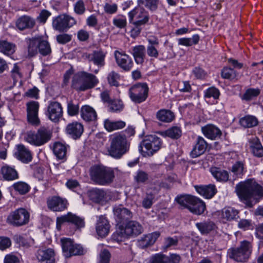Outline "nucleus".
Instances as JSON below:
<instances>
[{"instance_id": "obj_1", "label": "nucleus", "mask_w": 263, "mask_h": 263, "mask_svg": "<svg viewBox=\"0 0 263 263\" xmlns=\"http://www.w3.org/2000/svg\"><path fill=\"white\" fill-rule=\"evenodd\" d=\"M236 191L240 200L249 207H252L254 202L263 197V188L254 179L236 185Z\"/></svg>"}, {"instance_id": "obj_2", "label": "nucleus", "mask_w": 263, "mask_h": 263, "mask_svg": "<svg viewBox=\"0 0 263 263\" xmlns=\"http://www.w3.org/2000/svg\"><path fill=\"white\" fill-rule=\"evenodd\" d=\"M110 145L107 148L108 155L116 159L121 158L129 149L130 143L126 136L116 134L110 137Z\"/></svg>"}, {"instance_id": "obj_3", "label": "nucleus", "mask_w": 263, "mask_h": 263, "mask_svg": "<svg viewBox=\"0 0 263 263\" xmlns=\"http://www.w3.org/2000/svg\"><path fill=\"white\" fill-rule=\"evenodd\" d=\"M99 80L92 73L80 71L76 73L72 80L71 87L77 91H84L95 87Z\"/></svg>"}, {"instance_id": "obj_4", "label": "nucleus", "mask_w": 263, "mask_h": 263, "mask_svg": "<svg viewBox=\"0 0 263 263\" xmlns=\"http://www.w3.org/2000/svg\"><path fill=\"white\" fill-rule=\"evenodd\" d=\"M90 176L97 184L105 185L113 181L115 175L110 168L103 165H94L90 169Z\"/></svg>"}, {"instance_id": "obj_5", "label": "nucleus", "mask_w": 263, "mask_h": 263, "mask_svg": "<svg viewBox=\"0 0 263 263\" xmlns=\"http://www.w3.org/2000/svg\"><path fill=\"white\" fill-rule=\"evenodd\" d=\"M176 201L180 205L186 208L196 215H201L205 210V203L199 198L189 195H182L176 198Z\"/></svg>"}, {"instance_id": "obj_6", "label": "nucleus", "mask_w": 263, "mask_h": 263, "mask_svg": "<svg viewBox=\"0 0 263 263\" xmlns=\"http://www.w3.org/2000/svg\"><path fill=\"white\" fill-rule=\"evenodd\" d=\"M252 246L251 243L244 240L240 242L239 247L228 250L229 257L237 262H246L252 253Z\"/></svg>"}, {"instance_id": "obj_7", "label": "nucleus", "mask_w": 263, "mask_h": 263, "mask_svg": "<svg viewBox=\"0 0 263 263\" xmlns=\"http://www.w3.org/2000/svg\"><path fill=\"white\" fill-rule=\"evenodd\" d=\"M52 133L44 127H40L36 133H27L26 140L30 144L40 146L48 142L51 138Z\"/></svg>"}, {"instance_id": "obj_8", "label": "nucleus", "mask_w": 263, "mask_h": 263, "mask_svg": "<svg viewBox=\"0 0 263 263\" xmlns=\"http://www.w3.org/2000/svg\"><path fill=\"white\" fill-rule=\"evenodd\" d=\"M161 144L159 137L155 135H148L140 143L139 149L141 152L145 153V156H151L160 148Z\"/></svg>"}, {"instance_id": "obj_9", "label": "nucleus", "mask_w": 263, "mask_h": 263, "mask_svg": "<svg viewBox=\"0 0 263 263\" xmlns=\"http://www.w3.org/2000/svg\"><path fill=\"white\" fill-rule=\"evenodd\" d=\"M29 218V212L25 209L20 208L9 214L7 222L13 227H19L27 224Z\"/></svg>"}, {"instance_id": "obj_10", "label": "nucleus", "mask_w": 263, "mask_h": 263, "mask_svg": "<svg viewBox=\"0 0 263 263\" xmlns=\"http://www.w3.org/2000/svg\"><path fill=\"white\" fill-rule=\"evenodd\" d=\"M148 88L145 83H137L129 89V94L132 100L137 103L143 102L147 97Z\"/></svg>"}, {"instance_id": "obj_11", "label": "nucleus", "mask_w": 263, "mask_h": 263, "mask_svg": "<svg viewBox=\"0 0 263 263\" xmlns=\"http://www.w3.org/2000/svg\"><path fill=\"white\" fill-rule=\"evenodd\" d=\"M76 23V21L73 17L65 14L59 15L52 20L53 29L60 32L66 31Z\"/></svg>"}, {"instance_id": "obj_12", "label": "nucleus", "mask_w": 263, "mask_h": 263, "mask_svg": "<svg viewBox=\"0 0 263 263\" xmlns=\"http://www.w3.org/2000/svg\"><path fill=\"white\" fill-rule=\"evenodd\" d=\"M128 16L129 23L133 25H143L149 20L148 12L140 6L130 11L128 13Z\"/></svg>"}, {"instance_id": "obj_13", "label": "nucleus", "mask_w": 263, "mask_h": 263, "mask_svg": "<svg viewBox=\"0 0 263 263\" xmlns=\"http://www.w3.org/2000/svg\"><path fill=\"white\" fill-rule=\"evenodd\" d=\"M120 233L123 237H136L143 232L142 226L136 221H129L125 227L120 226Z\"/></svg>"}, {"instance_id": "obj_14", "label": "nucleus", "mask_w": 263, "mask_h": 263, "mask_svg": "<svg viewBox=\"0 0 263 263\" xmlns=\"http://www.w3.org/2000/svg\"><path fill=\"white\" fill-rule=\"evenodd\" d=\"M61 242L63 253L66 257L83 254V248L79 245L74 244L70 239H62Z\"/></svg>"}, {"instance_id": "obj_15", "label": "nucleus", "mask_w": 263, "mask_h": 263, "mask_svg": "<svg viewBox=\"0 0 263 263\" xmlns=\"http://www.w3.org/2000/svg\"><path fill=\"white\" fill-rule=\"evenodd\" d=\"M46 115L49 120L57 123L63 116V108L61 104L57 101L50 102Z\"/></svg>"}, {"instance_id": "obj_16", "label": "nucleus", "mask_w": 263, "mask_h": 263, "mask_svg": "<svg viewBox=\"0 0 263 263\" xmlns=\"http://www.w3.org/2000/svg\"><path fill=\"white\" fill-rule=\"evenodd\" d=\"M26 106L28 122L33 125H39L40 122L38 117L39 103L31 101L27 103Z\"/></svg>"}, {"instance_id": "obj_17", "label": "nucleus", "mask_w": 263, "mask_h": 263, "mask_svg": "<svg viewBox=\"0 0 263 263\" xmlns=\"http://www.w3.org/2000/svg\"><path fill=\"white\" fill-rule=\"evenodd\" d=\"M114 217L118 224L127 222L133 217V213L122 205H115L113 208Z\"/></svg>"}, {"instance_id": "obj_18", "label": "nucleus", "mask_w": 263, "mask_h": 263, "mask_svg": "<svg viewBox=\"0 0 263 263\" xmlns=\"http://www.w3.org/2000/svg\"><path fill=\"white\" fill-rule=\"evenodd\" d=\"M47 204L50 210L61 212L67 209L68 202L65 199L54 196L48 198Z\"/></svg>"}, {"instance_id": "obj_19", "label": "nucleus", "mask_w": 263, "mask_h": 263, "mask_svg": "<svg viewBox=\"0 0 263 263\" xmlns=\"http://www.w3.org/2000/svg\"><path fill=\"white\" fill-rule=\"evenodd\" d=\"M115 57L117 65L125 71H129L133 67L134 63L132 58L124 52L115 51Z\"/></svg>"}, {"instance_id": "obj_20", "label": "nucleus", "mask_w": 263, "mask_h": 263, "mask_svg": "<svg viewBox=\"0 0 263 263\" xmlns=\"http://www.w3.org/2000/svg\"><path fill=\"white\" fill-rule=\"evenodd\" d=\"M65 222L74 224L77 228H83L85 225V222L83 218L78 217L76 215L70 212H69L67 214L61 217H58L57 218V224L58 227Z\"/></svg>"}, {"instance_id": "obj_21", "label": "nucleus", "mask_w": 263, "mask_h": 263, "mask_svg": "<svg viewBox=\"0 0 263 263\" xmlns=\"http://www.w3.org/2000/svg\"><path fill=\"white\" fill-rule=\"evenodd\" d=\"M85 56L89 62H92L98 68L103 67L105 65L106 53L101 49L94 50L91 53H86Z\"/></svg>"}, {"instance_id": "obj_22", "label": "nucleus", "mask_w": 263, "mask_h": 263, "mask_svg": "<svg viewBox=\"0 0 263 263\" xmlns=\"http://www.w3.org/2000/svg\"><path fill=\"white\" fill-rule=\"evenodd\" d=\"M36 257L40 263H55V253L51 248L39 249Z\"/></svg>"}, {"instance_id": "obj_23", "label": "nucleus", "mask_w": 263, "mask_h": 263, "mask_svg": "<svg viewBox=\"0 0 263 263\" xmlns=\"http://www.w3.org/2000/svg\"><path fill=\"white\" fill-rule=\"evenodd\" d=\"M83 131V126L78 122L69 123L66 127V133L74 139L79 138Z\"/></svg>"}, {"instance_id": "obj_24", "label": "nucleus", "mask_w": 263, "mask_h": 263, "mask_svg": "<svg viewBox=\"0 0 263 263\" xmlns=\"http://www.w3.org/2000/svg\"><path fill=\"white\" fill-rule=\"evenodd\" d=\"M15 156L18 160L24 163H28L32 159L31 152L23 144L17 146V152L15 153Z\"/></svg>"}, {"instance_id": "obj_25", "label": "nucleus", "mask_w": 263, "mask_h": 263, "mask_svg": "<svg viewBox=\"0 0 263 263\" xmlns=\"http://www.w3.org/2000/svg\"><path fill=\"white\" fill-rule=\"evenodd\" d=\"M208 144L204 139L200 136L197 138L196 144L191 152V155L193 158H196L203 154L206 150Z\"/></svg>"}, {"instance_id": "obj_26", "label": "nucleus", "mask_w": 263, "mask_h": 263, "mask_svg": "<svg viewBox=\"0 0 263 263\" xmlns=\"http://www.w3.org/2000/svg\"><path fill=\"white\" fill-rule=\"evenodd\" d=\"M203 135L209 139L215 140L221 136V130L213 124H208L201 128Z\"/></svg>"}, {"instance_id": "obj_27", "label": "nucleus", "mask_w": 263, "mask_h": 263, "mask_svg": "<svg viewBox=\"0 0 263 263\" xmlns=\"http://www.w3.org/2000/svg\"><path fill=\"white\" fill-rule=\"evenodd\" d=\"M96 229L98 235L102 237H105L108 234L110 225L105 217L103 216L99 217Z\"/></svg>"}, {"instance_id": "obj_28", "label": "nucleus", "mask_w": 263, "mask_h": 263, "mask_svg": "<svg viewBox=\"0 0 263 263\" xmlns=\"http://www.w3.org/2000/svg\"><path fill=\"white\" fill-rule=\"evenodd\" d=\"M160 235V233L158 231L147 234L139 240V245L142 248H147L152 246L156 242Z\"/></svg>"}, {"instance_id": "obj_29", "label": "nucleus", "mask_w": 263, "mask_h": 263, "mask_svg": "<svg viewBox=\"0 0 263 263\" xmlns=\"http://www.w3.org/2000/svg\"><path fill=\"white\" fill-rule=\"evenodd\" d=\"M196 227L203 235H207L215 230L216 226L211 220L203 221L196 223Z\"/></svg>"}, {"instance_id": "obj_30", "label": "nucleus", "mask_w": 263, "mask_h": 263, "mask_svg": "<svg viewBox=\"0 0 263 263\" xmlns=\"http://www.w3.org/2000/svg\"><path fill=\"white\" fill-rule=\"evenodd\" d=\"M35 21L32 17L24 15L19 17L16 22V26L20 30L32 28L35 25Z\"/></svg>"}, {"instance_id": "obj_31", "label": "nucleus", "mask_w": 263, "mask_h": 263, "mask_svg": "<svg viewBox=\"0 0 263 263\" xmlns=\"http://www.w3.org/2000/svg\"><path fill=\"white\" fill-rule=\"evenodd\" d=\"M132 54L137 64H142L145 57V48L144 46L140 45L132 48Z\"/></svg>"}, {"instance_id": "obj_32", "label": "nucleus", "mask_w": 263, "mask_h": 263, "mask_svg": "<svg viewBox=\"0 0 263 263\" xmlns=\"http://www.w3.org/2000/svg\"><path fill=\"white\" fill-rule=\"evenodd\" d=\"M196 191L206 198H211L216 194L217 191L213 184L195 186Z\"/></svg>"}, {"instance_id": "obj_33", "label": "nucleus", "mask_w": 263, "mask_h": 263, "mask_svg": "<svg viewBox=\"0 0 263 263\" xmlns=\"http://www.w3.org/2000/svg\"><path fill=\"white\" fill-rule=\"evenodd\" d=\"M1 172L3 178L7 181H11L18 178L17 171L14 167L5 165L2 167Z\"/></svg>"}, {"instance_id": "obj_34", "label": "nucleus", "mask_w": 263, "mask_h": 263, "mask_svg": "<svg viewBox=\"0 0 263 263\" xmlns=\"http://www.w3.org/2000/svg\"><path fill=\"white\" fill-rule=\"evenodd\" d=\"M81 116L87 122L93 121L97 119V113L95 109L88 105L82 106L81 109Z\"/></svg>"}, {"instance_id": "obj_35", "label": "nucleus", "mask_w": 263, "mask_h": 263, "mask_svg": "<svg viewBox=\"0 0 263 263\" xmlns=\"http://www.w3.org/2000/svg\"><path fill=\"white\" fill-rule=\"evenodd\" d=\"M210 172L213 176L219 182H226L229 179V174L227 171L217 167L210 168Z\"/></svg>"}, {"instance_id": "obj_36", "label": "nucleus", "mask_w": 263, "mask_h": 263, "mask_svg": "<svg viewBox=\"0 0 263 263\" xmlns=\"http://www.w3.org/2000/svg\"><path fill=\"white\" fill-rule=\"evenodd\" d=\"M39 37H34L27 40L28 44V55L30 57L35 55L39 51V46L40 45Z\"/></svg>"}, {"instance_id": "obj_37", "label": "nucleus", "mask_w": 263, "mask_h": 263, "mask_svg": "<svg viewBox=\"0 0 263 263\" xmlns=\"http://www.w3.org/2000/svg\"><path fill=\"white\" fill-rule=\"evenodd\" d=\"M239 122L240 125L244 128H252L258 124L257 118L251 115H247L240 118Z\"/></svg>"}, {"instance_id": "obj_38", "label": "nucleus", "mask_w": 263, "mask_h": 263, "mask_svg": "<svg viewBox=\"0 0 263 263\" xmlns=\"http://www.w3.org/2000/svg\"><path fill=\"white\" fill-rule=\"evenodd\" d=\"M174 113L170 110L162 109L156 113V118L163 122H171L174 119Z\"/></svg>"}, {"instance_id": "obj_39", "label": "nucleus", "mask_w": 263, "mask_h": 263, "mask_svg": "<svg viewBox=\"0 0 263 263\" xmlns=\"http://www.w3.org/2000/svg\"><path fill=\"white\" fill-rule=\"evenodd\" d=\"M15 44L6 40H0V52L7 55H10L15 52Z\"/></svg>"}, {"instance_id": "obj_40", "label": "nucleus", "mask_w": 263, "mask_h": 263, "mask_svg": "<svg viewBox=\"0 0 263 263\" xmlns=\"http://www.w3.org/2000/svg\"><path fill=\"white\" fill-rule=\"evenodd\" d=\"M104 127L108 132L120 129L125 126V123L122 121H111L106 119L104 123Z\"/></svg>"}, {"instance_id": "obj_41", "label": "nucleus", "mask_w": 263, "mask_h": 263, "mask_svg": "<svg viewBox=\"0 0 263 263\" xmlns=\"http://www.w3.org/2000/svg\"><path fill=\"white\" fill-rule=\"evenodd\" d=\"M250 147L254 156L259 158L263 157V146L257 138L251 140Z\"/></svg>"}, {"instance_id": "obj_42", "label": "nucleus", "mask_w": 263, "mask_h": 263, "mask_svg": "<svg viewBox=\"0 0 263 263\" xmlns=\"http://www.w3.org/2000/svg\"><path fill=\"white\" fill-rule=\"evenodd\" d=\"M238 211L231 207L224 208L222 210L221 217L226 221H230L238 217Z\"/></svg>"}, {"instance_id": "obj_43", "label": "nucleus", "mask_w": 263, "mask_h": 263, "mask_svg": "<svg viewBox=\"0 0 263 263\" xmlns=\"http://www.w3.org/2000/svg\"><path fill=\"white\" fill-rule=\"evenodd\" d=\"M106 195V193L103 190L95 189L91 190L89 193L90 198L95 202H100L103 201Z\"/></svg>"}, {"instance_id": "obj_44", "label": "nucleus", "mask_w": 263, "mask_h": 263, "mask_svg": "<svg viewBox=\"0 0 263 263\" xmlns=\"http://www.w3.org/2000/svg\"><path fill=\"white\" fill-rule=\"evenodd\" d=\"M260 92V91L258 88H249L240 97L242 100L250 101L256 98Z\"/></svg>"}, {"instance_id": "obj_45", "label": "nucleus", "mask_w": 263, "mask_h": 263, "mask_svg": "<svg viewBox=\"0 0 263 263\" xmlns=\"http://www.w3.org/2000/svg\"><path fill=\"white\" fill-rule=\"evenodd\" d=\"M67 149L65 145L60 142H56L53 146V153L59 159H63L66 154Z\"/></svg>"}, {"instance_id": "obj_46", "label": "nucleus", "mask_w": 263, "mask_h": 263, "mask_svg": "<svg viewBox=\"0 0 263 263\" xmlns=\"http://www.w3.org/2000/svg\"><path fill=\"white\" fill-rule=\"evenodd\" d=\"M39 52L43 56L49 55L51 52V49L49 43L44 40L40 39V45L39 46Z\"/></svg>"}, {"instance_id": "obj_47", "label": "nucleus", "mask_w": 263, "mask_h": 263, "mask_svg": "<svg viewBox=\"0 0 263 263\" xmlns=\"http://www.w3.org/2000/svg\"><path fill=\"white\" fill-rule=\"evenodd\" d=\"M200 37L198 34H194L191 38H181L178 41V43L179 45L185 46H191L193 45H196L198 44L199 41Z\"/></svg>"}, {"instance_id": "obj_48", "label": "nucleus", "mask_w": 263, "mask_h": 263, "mask_svg": "<svg viewBox=\"0 0 263 263\" xmlns=\"http://www.w3.org/2000/svg\"><path fill=\"white\" fill-rule=\"evenodd\" d=\"M12 187L15 191L17 192L21 195H24L27 193L29 190V185L25 182L18 181L14 183Z\"/></svg>"}, {"instance_id": "obj_49", "label": "nucleus", "mask_w": 263, "mask_h": 263, "mask_svg": "<svg viewBox=\"0 0 263 263\" xmlns=\"http://www.w3.org/2000/svg\"><path fill=\"white\" fill-rule=\"evenodd\" d=\"M182 132L180 127L174 126L167 129L164 132L163 135L168 137L172 139H178L180 137Z\"/></svg>"}, {"instance_id": "obj_50", "label": "nucleus", "mask_w": 263, "mask_h": 263, "mask_svg": "<svg viewBox=\"0 0 263 263\" xmlns=\"http://www.w3.org/2000/svg\"><path fill=\"white\" fill-rule=\"evenodd\" d=\"M139 6L144 5L151 11H155L158 8L159 0H138Z\"/></svg>"}, {"instance_id": "obj_51", "label": "nucleus", "mask_w": 263, "mask_h": 263, "mask_svg": "<svg viewBox=\"0 0 263 263\" xmlns=\"http://www.w3.org/2000/svg\"><path fill=\"white\" fill-rule=\"evenodd\" d=\"M124 104L120 100H114L109 102L108 109L111 112H118L123 110Z\"/></svg>"}, {"instance_id": "obj_52", "label": "nucleus", "mask_w": 263, "mask_h": 263, "mask_svg": "<svg viewBox=\"0 0 263 263\" xmlns=\"http://www.w3.org/2000/svg\"><path fill=\"white\" fill-rule=\"evenodd\" d=\"M178 239L177 237H167L164 239L162 249L164 251H167L168 249L175 247L178 245Z\"/></svg>"}, {"instance_id": "obj_53", "label": "nucleus", "mask_w": 263, "mask_h": 263, "mask_svg": "<svg viewBox=\"0 0 263 263\" xmlns=\"http://www.w3.org/2000/svg\"><path fill=\"white\" fill-rule=\"evenodd\" d=\"M168 256L159 253L152 256L148 263H168Z\"/></svg>"}, {"instance_id": "obj_54", "label": "nucleus", "mask_w": 263, "mask_h": 263, "mask_svg": "<svg viewBox=\"0 0 263 263\" xmlns=\"http://www.w3.org/2000/svg\"><path fill=\"white\" fill-rule=\"evenodd\" d=\"M221 76L224 79L233 80L236 78L237 73L233 69L226 67L221 71Z\"/></svg>"}, {"instance_id": "obj_55", "label": "nucleus", "mask_w": 263, "mask_h": 263, "mask_svg": "<svg viewBox=\"0 0 263 263\" xmlns=\"http://www.w3.org/2000/svg\"><path fill=\"white\" fill-rule=\"evenodd\" d=\"M120 78V75L118 73L112 71L108 74L107 81L110 85L118 86Z\"/></svg>"}, {"instance_id": "obj_56", "label": "nucleus", "mask_w": 263, "mask_h": 263, "mask_svg": "<svg viewBox=\"0 0 263 263\" xmlns=\"http://www.w3.org/2000/svg\"><path fill=\"white\" fill-rule=\"evenodd\" d=\"M112 23L117 28L123 29L126 26V18L124 16L118 15L113 19Z\"/></svg>"}, {"instance_id": "obj_57", "label": "nucleus", "mask_w": 263, "mask_h": 263, "mask_svg": "<svg viewBox=\"0 0 263 263\" xmlns=\"http://www.w3.org/2000/svg\"><path fill=\"white\" fill-rule=\"evenodd\" d=\"M232 172L238 176H241L243 174L244 164L241 161H237L232 167Z\"/></svg>"}, {"instance_id": "obj_58", "label": "nucleus", "mask_w": 263, "mask_h": 263, "mask_svg": "<svg viewBox=\"0 0 263 263\" xmlns=\"http://www.w3.org/2000/svg\"><path fill=\"white\" fill-rule=\"evenodd\" d=\"M134 179L138 183H145L148 179V175L146 172L139 170L134 176Z\"/></svg>"}, {"instance_id": "obj_59", "label": "nucleus", "mask_w": 263, "mask_h": 263, "mask_svg": "<svg viewBox=\"0 0 263 263\" xmlns=\"http://www.w3.org/2000/svg\"><path fill=\"white\" fill-rule=\"evenodd\" d=\"M10 72L11 76L13 79L14 84H15L18 80L22 77V74L20 72V68L17 64H14L13 67Z\"/></svg>"}, {"instance_id": "obj_60", "label": "nucleus", "mask_w": 263, "mask_h": 263, "mask_svg": "<svg viewBox=\"0 0 263 263\" xmlns=\"http://www.w3.org/2000/svg\"><path fill=\"white\" fill-rule=\"evenodd\" d=\"M110 256V254L108 250H103L100 253L98 263H109Z\"/></svg>"}, {"instance_id": "obj_61", "label": "nucleus", "mask_w": 263, "mask_h": 263, "mask_svg": "<svg viewBox=\"0 0 263 263\" xmlns=\"http://www.w3.org/2000/svg\"><path fill=\"white\" fill-rule=\"evenodd\" d=\"M86 9L83 1L79 0L74 5V11L76 13L82 15L85 12Z\"/></svg>"}, {"instance_id": "obj_62", "label": "nucleus", "mask_w": 263, "mask_h": 263, "mask_svg": "<svg viewBox=\"0 0 263 263\" xmlns=\"http://www.w3.org/2000/svg\"><path fill=\"white\" fill-rule=\"evenodd\" d=\"M219 95L220 92L218 89L215 87H211L206 90L204 96L206 98L213 97L214 99H218Z\"/></svg>"}, {"instance_id": "obj_63", "label": "nucleus", "mask_w": 263, "mask_h": 263, "mask_svg": "<svg viewBox=\"0 0 263 263\" xmlns=\"http://www.w3.org/2000/svg\"><path fill=\"white\" fill-rule=\"evenodd\" d=\"M118 6L116 4L106 3L104 6V10L105 13L109 14L117 12Z\"/></svg>"}, {"instance_id": "obj_64", "label": "nucleus", "mask_w": 263, "mask_h": 263, "mask_svg": "<svg viewBox=\"0 0 263 263\" xmlns=\"http://www.w3.org/2000/svg\"><path fill=\"white\" fill-rule=\"evenodd\" d=\"M72 36L68 34H61L56 37L57 42L61 44H65L71 40Z\"/></svg>"}]
</instances>
